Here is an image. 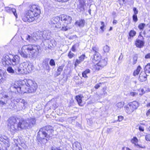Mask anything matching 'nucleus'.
Here are the masks:
<instances>
[{
    "instance_id": "obj_37",
    "label": "nucleus",
    "mask_w": 150,
    "mask_h": 150,
    "mask_svg": "<svg viewBox=\"0 0 150 150\" xmlns=\"http://www.w3.org/2000/svg\"><path fill=\"white\" fill-rule=\"evenodd\" d=\"M136 34V32L133 30H131L129 33V35L130 37H133Z\"/></svg>"
},
{
    "instance_id": "obj_49",
    "label": "nucleus",
    "mask_w": 150,
    "mask_h": 150,
    "mask_svg": "<svg viewBox=\"0 0 150 150\" xmlns=\"http://www.w3.org/2000/svg\"><path fill=\"white\" fill-rule=\"evenodd\" d=\"M50 65L52 66H54L55 65V64L54 60L53 59H51L49 62Z\"/></svg>"
},
{
    "instance_id": "obj_53",
    "label": "nucleus",
    "mask_w": 150,
    "mask_h": 150,
    "mask_svg": "<svg viewBox=\"0 0 150 150\" xmlns=\"http://www.w3.org/2000/svg\"><path fill=\"white\" fill-rule=\"evenodd\" d=\"M133 21L136 22H137L138 20V19L137 18V15L136 14H134L133 16Z\"/></svg>"
},
{
    "instance_id": "obj_64",
    "label": "nucleus",
    "mask_w": 150,
    "mask_h": 150,
    "mask_svg": "<svg viewBox=\"0 0 150 150\" xmlns=\"http://www.w3.org/2000/svg\"><path fill=\"white\" fill-rule=\"evenodd\" d=\"M139 73L136 70L133 73V75L134 76L138 74Z\"/></svg>"
},
{
    "instance_id": "obj_63",
    "label": "nucleus",
    "mask_w": 150,
    "mask_h": 150,
    "mask_svg": "<svg viewBox=\"0 0 150 150\" xmlns=\"http://www.w3.org/2000/svg\"><path fill=\"white\" fill-rule=\"evenodd\" d=\"M145 58L146 59H150V53H149L146 54L145 56Z\"/></svg>"
},
{
    "instance_id": "obj_31",
    "label": "nucleus",
    "mask_w": 150,
    "mask_h": 150,
    "mask_svg": "<svg viewBox=\"0 0 150 150\" xmlns=\"http://www.w3.org/2000/svg\"><path fill=\"white\" fill-rule=\"evenodd\" d=\"M85 6H84L78 5L77 6L78 11L80 12H83L85 10Z\"/></svg>"
},
{
    "instance_id": "obj_20",
    "label": "nucleus",
    "mask_w": 150,
    "mask_h": 150,
    "mask_svg": "<svg viewBox=\"0 0 150 150\" xmlns=\"http://www.w3.org/2000/svg\"><path fill=\"white\" fill-rule=\"evenodd\" d=\"M73 146L74 150H81V145L79 143L76 142L73 144Z\"/></svg>"
},
{
    "instance_id": "obj_32",
    "label": "nucleus",
    "mask_w": 150,
    "mask_h": 150,
    "mask_svg": "<svg viewBox=\"0 0 150 150\" xmlns=\"http://www.w3.org/2000/svg\"><path fill=\"white\" fill-rule=\"evenodd\" d=\"M43 64L46 67V69L47 70H50V67L48 64V60H45L43 63Z\"/></svg>"
},
{
    "instance_id": "obj_51",
    "label": "nucleus",
    "mask_w": 150,
    "mask_h": 150,
    "mask_svg": "<svg viewBox=\"0 0 150 150\" xmlns=\"http://www.w3.org/2000/svg\"><path fill=\"white\" fill-rule=\"evenodd\" d=\"M81 62H82L80 61L79 59H77L74 64L75 67H76L79 64H80Z\"/></svg>"
},
{
    "instance_id": "obj_50",
    "label": "nucleus",
    "mask_w": 150,
    "mask_h": 150,
    "mask_svg": "<svg viewBox=\"0 0 150 150\" xmlns=\"http://www.w3.org/2000/svg\"><path fill=\"white\" fill-rule=\"evenodd\" d=\"M85 57V54H82L79 57V59L80 60V61L82 62L84 59Z\"/></svg>"
},
{
    "instance_id": "obj_41",
    "label": "nucleus",
    "mask_w": 150,
    "mask_h": 150,
    "mask_svg": "<svg viewBox=\"0 0 150 150\" xmlns=\"http://www.w3.org/2000/svg\"><path fill=\"white\" fill-rule=\"evenodd\" d=\"M145 26V24L144 23H141L138 25V28L141 30H143Z\"/></svg>"
},
{
    "instance_id": "obj_30",
    "label": "nucleus",
    "mask_w": 150,
    "mask_h": 150,
    "mask_svg": "<svg viewBox=\"0 0 150 150\" xmlns=\"http://www.w3.org/2000/svg\"><path fill=\"white\" fill-rule=\"evenodd\" d=\"M19 86L15 84L14 85L11 86L10 87V90L11 92L16 93V89Z\"/></svg>"
},
{
    "instance_id": "obj_26",
    "label": "nucleus",
    "mask_w": 150,
    "mask_h": 150,
    "mask_svg": "<svg viewBox=\"0 0 150 150\" xmlns=\"http://www.w3.org/2000/svg\"><path fill=\"white\" fill-rule=\"evenodd\" d=\"M143 33L145 35V36L146 38L150 37V27L149 26L148 28L146 29L143 32Z\"/></svg>"
},
{
    "instance_id": "obj_14",
    "label": "nucleus",
    "mask_w": 150,
    "mask_h": 150,
    "mask_svg": "<svg viewBox=\"0 0 150 150\" xmlns=\"http://www.w3.org/2000/svg\"><path fill=\"white\" fill-rule=\"evenodd\" d=\"M5 10L8 13H13L16 18H17V15L16 13V9L11 7L6 6L5 7Z\"/></svg>"
},
{
    "instance_id": "obj_12",
    "label": "nucleus",
    "mask_w": 150,
    "mask_h": 150,
    "mask_svg": "<svg viewBox=\"0 0 150 150\" xmlns=\"http://www.w3.org/2000/svg\"><path fill=\"white\" fill-rule=\"evenodd\" d=\"M0 141L4 144H5V146L3 147V149H5L6 146H9L10 140L7 136L4 135L0 137Z\"/></svg>"
},
{
    "instance_id": "obj_3",
    "label": "nucleus",
    "mask_w": 150,
    "mask_h": 150,
    "mask_svg": "<svg viewBox=\"0 0 150 150\" xmlns=\"http://www.w3.org/2000/svg\"><path fill=\"white\" fill-rule=\"evenodd\" d=\"M29 8V9L28 10L26 13L25 16L23 19L25 22H33L39 17L40 13V7L37 5H30Z\"/></svg>"
},
{
    "instance_id": "obj_34",
    "label": "nucleus",
    "mask_w": 150,
    "mask_h": 150,
    "mask_svg": "<svg viewBox=\"0 0 150 150\" xmlns=\"http://www.w3.org/2000/svg\"><path fill=\"white\" fill-rule=\"evenodd\" d=\"M100 58V56L99 54L98 53L94 54L93 56V59L96 61L98 60Z\"/></svg>"
},
{
    "instance_id": "obj_21",
    "label": "nucleus",
    "mask_w": 150,
    "mask_h": 150,
    "mask_svg": "<svg viewBox=\"0 0 150 150\" xmlns=\"http://www.w3.org/2000/svg\"><path fill=\"white\" fill-rule=\"evenodd\" d=\"M5 71L0 69V83H3L5 80Z\"/></svg>"
},
{
    "instance_id": "obj_44",
    "label": "nucleus",
    "mask_w": 150,
    "mask_h": 150,
    "mask_svg": "<svg viewBox=\"0 0 150 150\" xmlns=\"http://www.w3.org/2000/svg\"><path fill=\"white\" fill-rule=\"evenodd\" d=\"M137 56H135L133 57L132 62L133 64H136L137 61Z\"/></svg>"
},
{
    "instance_id": "obj_16",
    "label": "nucleus",
    "mask_w": 150,
    "mask_h": 150,
    "mask_svg": "<svg viewBox=\"0 0 150 150\" xmlns=\"http://www.w3.org/2000/svg\"><path fill=\"white\" fill-rule=\"evenodd\" d=\"M108 59L105 58L104 59H102L97 64V65L101 67H103L105 66L107 64Z\"/></svg>"
},
{
    "instance_id": "obj_61",
    "label": "nucleus",
    "mask_w": 150,
    "mask_h": 150,
    "mask_svg": "<svg viewBox=\"0 0 150 150\" xmlns=\"http://www.w3.org/2000/svg\"><path fill=\"white\" fill-rule=\"evenodd\" d=\"M141 69V67L140 66H139L138 67L137 69H136V71H138L139 73V72L140 71Z\"/></svg>"
},
{
    "instance_id": "obj_19",
    "label": "nucleus",
    "mask_w": 150,
    "mask_h": 150,
    "mask_svg": "<svg viewBox=\"0 0 150 150\" xmlns=\"http://www.w3.org/2000/svg\"><path fill=\"white\" fill-rule=\"evenodd\" d=\"M75 98L79 106H82L83 105L84 103L82 102V97L81 95L76 96Z\"/></svg>"
},
{
    "instance_id": "obj_1",
    "label": "nucleus",
    "mask_w": 150,
    "mask_h": 150,
    "mask_svg": "<svg viewBox=\"0 0 150 150\" xmlns=\"http://www.w3.org/2000/svg\"><path fill=\"white\" fill-rule=\"evenodd\" d=\"M36 121V119L33 117L24 120L11 117L8 120V125L11 133L13 134L18 130L31 129L35 125Z\"/></svg>"
},
{
    "instance_id": "obj_7",
    "label": "nucleus",
    "mask_w": 150,
    "mask_h": 150,
    "mask_svg": "<svg viewBox=\"0 0 150 150\" xmlns=\"http://www.w3.org/2000/svg\"><path fill=\"white\" fill-rule=\"evenodd\" d=\"M61 19L62 23V30L64 31L67 30L69 28L68 26V25L71 22V17L68 16L62 15H61Z\"/></svg>"
},
{
    "instance_id": "obj_48",
    "label": "nucleus",
    "mask_w": 150,
    "mask_h": 150,
    "mask_svg": "<svg viewBox=\"0 0 150 150\" xmlns=\"http://www.w3.org/2000/svg\"><path fill=\"white\" fill-rule=\"evenodd\" d=\"M123 57V56L122 53H121L119 58L118 61V64H120L121 62V60Z\"/></svg>"
},
{
    "instance_id": "obj_42",
    "label": "nucleus",
    "mask_w": 150,
    "mask_h": 150,
    "mask_svg": "<svg viewBox=\"0 0 150 150\" xmlns=\"http://www.w3.org/2000/svg\"><path fill=\"white\" fill-rule=\"evenodd\" d=\"M138 94V93L137 92H130L129 95L133 97H134L137 96Z\"/></svg>"
},
{
    "instance_id": "obj_23",
    "label": "nucleus",
    "mask_w": 150,
    "mask_h": 150,
    "mask_svg": "<svg viewBox=\"0 0 150 150\" xmlns=\"http://www.w3.org/2000/svg\"><path fill=\"white\" fill-rule=\"evenodd\" d=\"M59 19V18L58 17H54L49 21V23L51 25H55L58 22Z\"/></svg>"
},
{
    "instance_id": "obj_9",
    "label": "nucleus",
    "mask_w": 150,
    "mask_h": 150,
    "mask_svg": "<svg viewBox=\"0 0 150 150\" xmlns=\"http://www.w3.org/2000/svg\"><path fill=\"white\" fill-rule=\"evenodd\" d=\"M25 85H26V93L34 92L37 88V83L30 80H28Z\"/></svg>"
},
{
    "instance_id": "obj_28",
    "label": "nucleus",
    "mask_w": 150,
    "mask_h": 150,
    "mask_svg": "<svg viewBox=\"0 0 150 150\" xmlns=\"http://www.w3.org/2000/svg\"><path fill=\"white\" fill-rule=\"evenodd\" d=\"M16 68H15V69H13L11 67H8L7 69V71L8 72L11 74H16Z\"/></svg>"
},
{
    "instance_id": "obj_52",
    "label": "nucleus",
    "mask_w": 150,
    "mask_h": 150,
    "mask_svg": "<svg viewBox=\"0 0 150 150\" xmlns=\"http://www.w3.org/2000/svg\"><path fill=\"white\" fill-rule=\"evenodd\" d=\"M74 54L71 52V51H70L68 54V57L70 59L72 58L74 56Z\"/></svg>"
},
{
    "instance_id": "obj_18",
    "label": "nucleus",
    "mask_w": 150,
    "mask_h": 150,
    "mask_svg": "<svg viewBox=\"0 0 150 150\" xmlns=\"http://www.w3.org/2000/svg\"><path fill=\"white\" fill-rule=\"evenodd\" d=\"M85 21L83 19H81L75 22V24L81 28L83 27L85 23Z\"/></svg>"
},
{
    "instance_id": "obj_57",
    "label": "nucleus",
    "mask_w": 150,
    "mask_h": 150,
    "mask_svg": "<svg viewBox=\"0 0 150 150\" xmlns=\"http://www.w3.org/2000/svg\"><path fill=\"white\" fill-rule=\"evenodd\" d=\"M146 139L147 141H150V134H149L146 135Z\"/></svg>"
},
{
    "instance_id": "obj_45",
    "label": "nucleus",
    "mask_w": 150,
    "mask_h": 150,
    "mask_svg": "<svg viewBox=\"0 0 150 150\" xmlns=\"http://www.w3.org/2000/svg\"><path fill=\"white\" fill-rule=\"evenodd\" d=\"M138 141V139L136 137H134L131 140V142L133 143L136 144L135 143L137 142Z\"/></svg>"
},
{
    "instance_id": "obj_27",
    "label": "nucleus",
    "mask_w": 150,
    "mask_h": 150,
    "mask_svg": "<svg viewBox=\"0 0 150 150\" xmlns=\"http://www.w3.org/2000/svg\"><path fill=\"white\" fill-rule=\"evenodd\" d=\"M14 142L16 144L18 145V144H19L24 149L26 148V146L25 143L23 142H20V140L19 139H15Z\"/></svg>"
},
{
    "instance_id": "obj_54",
    "label": "nucleus",
    "mask_w": 150,
    "mask_h": 150,
    "mask_svg": "<svg viewBox=\"0 0 150 150\" xmlns=\"http://www.w3.org/2000/svg\"><path fill=\"white\" fill-rule=\"evenodd\" d=\"M4 145H3V147H2V144H1V143H0V150H6L7 147H8L9 146H6L5 149H3V147L5 146V144H4Z\"/></svg>"
},
{
    "instance_id": "obj_55",
    "label": "nucleus",
    "mask_w": 150,
    "mask_h": 150,
    "mask_svg": "<svg viewBox=\"0 0 150 150\" xmlns=\"http://www.w3.org/2000/svg\"><path fill=\"white\" fill-rule=\"evenodd\" d=\"M107 89V87H105L103 88V94L104 95H107V92L106 91V90Z\"/></svg>"
},
{
    "instance_id": "obj_29",
    "label": "nucleus",
    "mask_w": 150,
    "mask_h": 150,
    "mask_svg": "<svg viewBox=\"0 0 150 150\" xmlns=\"http://www.w3.org/2000/svg\"><path fill=\"white\" fill-rule=\"evenodd\" d=\"M47 40H48V42L49 43V45H50V46L52 47V46L54 47L56 45V42H55V40L53 39H51L50 38V37H49V39H47Z\"/></svg>"
},
{
    "instance_id": "obj_4",
    "label": "nucleus",
    "mask_w": 150,
    "mask_h": 150,
    "mask_svg": "<svg viewBox=\"0 0 150 150\" xmlns=\"http://www.w3.org/2000/svg\"><path fill=\"white\" fill-rule=\"evenodd\" d=\"M16 73L17 74H27L31 72L33 66L29 61H26L16 66Z\"/></svg>"
},
{
    "instance_id": "obj_11",
    "label": "nucleus",
    "mask_w": 150,
    "mask_h": 150,
    "mask_svg": "<svg viewBox=\"0 0 150 150\" xmlns=\"http://www.w3.org/2000/svg\"><path fill=\"white\" fill-rule=\"evenodd\" d=\"M34 38L36 41L37 40L40 39L42 37L44 39H49L50 33L46 31H44L43 33L42 32H37L33 34Z\"/></svg>"
},
{
    "instance_id": "obj_33",
    "label": "nucleus",
    "mask_w": 150,
    "mask_h": 150,
    "mask_svg": "<svg viewBox=\"0 0 150 150\" xmlns=\"http://www.w3.org/2000/svg\"><path fill=\"white\" fill-rule=\"evenodd\" d=\"M144 70L146 73H150V63L148 64L144 68Z\"/></svg>"
},
{
    "instance_id": "obj_22",
    "label": "nucleus",
    "mask_w": 150,
    "mask_h": 150,
    "mask_svg": "<svg viewBox=\"0 0 150 150\" xmlns=\"http://www.w3.org/2000/svg\"><path fill=\"white\" fill-rule=\"evenodd\" d=\"M135 44L137 47L140 48L144 46V42L139 40H137L136 41Z\"/></svg>"
},
{
    "instance_id": "obj_46",
    "label": "nucleus",
    "mask_w": 150,
    "mask_h": 150,
    "mask_svg": "<svg viewBox=\"0 0 150 150\" xmlns=\"http://www.w3.org/2000/svg\"><path fill=\"white\" fill-rule=\"evenodd\" d=\"M62 24L61 25L58 22L57 23V24H55V28H61V30H62Z\"/></svg>"
},
{
    "instance_id": "obj_15",
    "label": "nucleus",
    "mask_w": 150,
    "mask_h": 150,
    "mask_svg": "<svg viewBox=\"0 0 150 150\" xmlns=\"http://www.w3.org/2000/svg\"><path fill=\"white\" fill-rule=\"evenodd\" d=\"M26 85H22L21 87L19 86L16 89V92L17 93H26Z\"/></svg>"
},
{
    "instance_id": "obj_13",
    "label": "nucleus",
    "mask_w": 150,
    "mask_h": 150,
    "mask_svg": "<svg viewBox=\"0 0 150 150\" xmlns=\"http://www.w3.org/2000/svg\"><path fill=\"white\" fill-rule=\"evenodd\" d=\"M9 99V98L7 95H4L3 96L0 100V106L3 107L5 105H6L7 101Z\"/></svg>"
},
{
    "instance_id": "obj_8",
    "label": "nucleus",
    "mask_w": 150,
    "mask_h": 150,
    "mask_svg": "<svg viewBox=\"0 0 150 150\" xmlns=\"http://www.w3.org/2000/svg\"><path fill=\"white\" fill-rule=\"evenodd\" d=\"M139 106V103L137 101H134L129 103L124 107L125 110L128 114H130Z\"/></svg>"
},
{
    "instance_id": "obj_6",
    "label": "nucleus",
    "mask_w": 150,
    "mask_h": 150,
    "mask_svg": "<svg viewBox=\"0 0 150 150\" xmlns=\"http://www.w3.org/2000/svg\"><path fill=\"white\" fill-rule=\"evenodd\" d=\"M4 59L3 62L4 64L5 63L6 64L8 65V64H12L13 66H17L19 63L20 57L18 55L14 56L6 55L4 57Z\"/></svg>"
},
{
    "instance_id": "obj_36",
    "label": "nucleus",
    "mask_w": 150,
    "mask_h": 150,
    "mask_svg": "<svg viewBox=\"0 0 150 150\" xmlns=\"http://www.w3.org/2000/svg\"><path fill=\"white\" fill-rule=\"evenodd\" d=\"M98 48L96 47H92V50H91V53H98Z\"/></svg>"
},
{
    "instance_id": "obj_10",
    "label": "nucleus",
    "mask_w": 150,
    "mask_h": 150,
    "mask_svg": "<svg viewBox=\"0 0 150 150\" xmlns=\"http://www.w3.org/2000/svg\"><path fill=\"white\" fill-rule=\"evenodd\" d=\"M15 101L17 103L16 107L18 110L23 111L28 106V102L26 100L21 98H17Z\"/></svg>"
},
{
    "instance_id": "obj_39",
    "label": "nucleus",
    "mask_w": 150,
    "mask_h": 150,
    "mask_svg": "<svg viewBox=\"0 0 150 150\" xmlns=\"http://www.w3.org/2000/svg\"><path fill=\"white\" fill-rule=\"evenodd\" d=\"M124 103L123 102H120L117 103L116 104L117 107L118 108H121L124 105Z\"/></svg>"
},
{
    "instance_id": "obj_2",
    "label": "nucleus",
    "mask_w": 150,
    "mask_h": 150,
    "mask_svg": "<svg viewBox=\"0 0 150 150\" xmlns=\"http://www.w3.org/2000/svg\"><path fill=\"white\" fill-rule=\"evenodd\" d=\"M40 47L38 45H28L23 46L21 51L19 52L21 56L25 59H35L38 56Z\"/></svg>"
},
{
    "instance_id": "obj_58",
    "label": "nucleus",
    "mask_w": 150,
    "mask_h": 150,
    "mask_svg": "<svg viewBox=\"0 0 150 150\" xmlns=\"http://www.w3.org/2000/svg\"><path fill=\"white\" fill-rule=\"evenodd\" d=\"M101 25L102 26L100 27V28L101 29V30L103 31V29L104 27V24L103 22H101Z\"/></svg>"
},
{
    "instance_id": "obj_56",
    "label": "nucleus",
    "mask_w": 150,
    "mask_h": 150,
    "mask_svg": "<svg viewBox=\"0 0 150 150\" xmlns=\"http://www.w3.org/2000/svg\"><path fill=\"white\" fill-rule=\"evenodd\" d=\"M118 120L117 121L119 122H121L122 121L123 119V117L122 116H119L118 117Z\"/></svg>"
},
{
    "instance_id": "obj_47",
    "label": "nucleus",
    "mask_w": 150,
    "mask_h": 150,
    "mask_svg": "<svg viewBox=\"0 0 150 150\" xmlns=\"http://www.w3.org/2000/svg\"><path fill=\"white\" fill-rule=\"evenodd\" d=\"M51 150H67L64 148H61L60 147H56L55 148H52Z\"/></svg>"
},
{
    "instance_id": "obj_60",
    "label": "nucleus",
    "mask_w": 150,
    "mask_h": 150,
    "mask_svg": "<svg viewBox=\"0 0 150 150\" xmlns=\"http://www.w3.org/2000/svg\"><path fill=\"white\" fill-rule=\"evenodd\" d=\"M135 145L136 146H137V147H139L143 149L145 148V146H142L141 145H139L138 144H135Z\"/></svg>"
},
{
    "instance_id": "obj_38",
    "label": "nucleus",
    "mask_w": 150,
    "mask_h": 150,
    "mask_svg": "<svg viewBox=\"0 0 150 150\" xmlns=\"http://www.w3.org/2000/svg\"><path fill=\"white\" fill-rule=\"evenodd\" d=\"M103 50L105 53L108 52L110 50V48L108 45H106L103 47Z\"/></svg>"
},
{
    "instance_id": "obj_35",
    "label": "nucleus",
    "mask_w": 150,
    "mask_h": 150,
    "mask_svg": "<svg viewBox=\"0 0 150 150\" xmlns=\"http://www.w3.org/2000/svg\"><path fill=\"white\" fill-rule=\"evenodd\" d=\"M90 70L88 69H86L85 71L83 72L82 73L83 76L84 78H87L88 76L86 75L87 74L90 73Z\"/></svg>"
},
{
    "instance_id": "obj_17",
    "label": "nucleus",
    "mask_w": 150,
    "mask_h": 150,
    "mask_svg": "<svg viewBox=\"0 0 150 150\" xmlns=\"http://www.w3.org/2000/svg\"><path fill=\"white\" fill-rule=\"evenodd\" d=\"M147 79V75L146 73L144 72H141L139 77V80L141 82L144 81Z\"/></svg>"
},
{
    "instance_id": "obj_25",
    "label": "nucleus",
    "mask_w": 150,
    "mask_h": 150,
    "mask_svg": "<svg viewBox=\"0 0 150 150\" xmlns=\"http://www.w3.org/2000/svg\"><path fill=\"white\" fill-rule=\"evenodd\" d=\"M26 39L29 42L31 43H34L35 42V40L34 38L33 34L31 35H28L26 37Z\"/></svg>"
},
{
    "instance_id": "obj_59",
    "label": "nucleus",
    "mask_w": 150,
    "mask_h": 150,
    "mask_svg": "<svg viewBox=\"0 0 150 150\" xmlns=\"http://www.w3.org/2000/svg\"><path fill=\"white\" fill-rule=\"evenodd\" d=\"M133 11H134V14L136 15L138 13V11L137 9V8L135 7H134L133 8Z\"/></svg>"
},
{
    "instance_id": "obj_24",
    "label": "nucleus",
    "mask_w": 150,
    "mask_h": 150,
    "mask_svg": "<svg viewBox=\"0 0 150 150\" xmlns=\"http://www.w3.org/2000/svg\"><path fill=\"white\" fill-rule=\"evenodd\" d=\"M63 68L64 66L62 65L60 66L58 68L56 74L54 75L55 77L58 76L61 74V72L63 70Z\"/></svg>"
},
{
    "instance_id": "obj_43",
    "label": "nucleus",
    "mask_w": 150,
    "mask_h": 150,
    "mask_svg": "<svg viewBox=\"0 0 150 150\" xmlns=\"http://www.w3.org/2000/svg\"><path fill=\"white\" fill-rule=\"evenodd\" d=\"M79 4L78 5L85 6V2L83 0H79Z\"/></svg>"
},
{
    "instance_id": "obj_5",
    "label": "nucleus",
    "mask_w": 150,
    "mask_h": 150,
    "mask_svg": "<svg viewBox=\"0 0 150 150\" xmlns=\"http://www.w3.org/2000/svg\"><path fill=\"white\" fill-rule=\"evenodd\" d=\"M54 130L51 126H47L40 129L38 133V136L42 139L46 138V141L53 136Z\"/></svg>"
},
{
    "instance_id": "obj_62",
    "label": "nucleus",
    "mask_w": 150,
    "mask_h": 150,
    "mask_svg": "<svg viewBox=\"0 0 150 150\" xmlns=\"http://www.w3.org/2000/svg\"><path fill=\"white\" fill-rule=\"evenodd\" d=\"M139 129L140 131L143 132L144 131V129L143 127L140 126L139 127Z\"/></svg>"
},
{
    "instance_id": "obj_40",
    "label": "nucleus",
    "mask_w": 150,
    "mask_h": 150,
    "mask_svg": "<svg viewBox=\"0 0 150 150\" xmlns=\"http://www.w3.org/2000/svg\"><path fill=\"white\" fill-rule=\"evenodd\" d=\"M79 46V45L78 43H76L72 47L71 50L74 52L76 51V48L78 47Z\"/></svg>"
}]
</instances>
